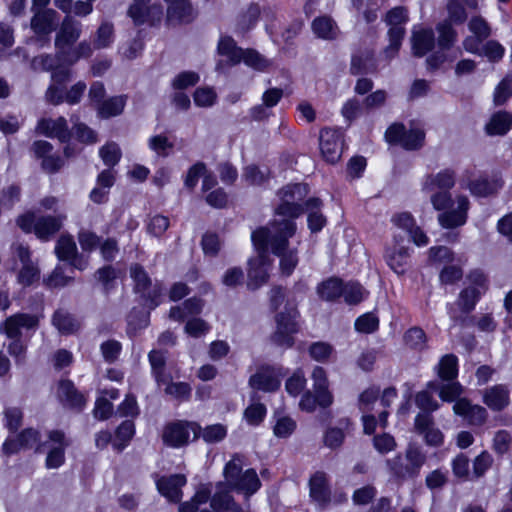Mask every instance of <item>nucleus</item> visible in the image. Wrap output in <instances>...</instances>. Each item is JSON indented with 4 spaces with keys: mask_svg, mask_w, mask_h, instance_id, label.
I'll list each match as a JSON object with an SVG mask.
<instances>
[{
    "mask_svg": "<svg viewBox=\"0 0 512 512\" xmlns=\"http://www.w3.org/2000/svg\"><path fill=\"white\" fill-rule=\"evenodd\" d=\"M148 358L157 384L160 386L161 382H167L170 379V375L165 373L166 357L164 353L152 350Z\"/></svg>",
    "mask_w": 512,
    "mask_h": 512,
    "instance_id": "nucleus-36",
    "label": "nucleus"
},
{
    "mask_svg": "<svg viewBox=\"0 0 512 512\" xmlns=\"http://www.w3.org/2000/svg\"><path fill=\"white\" fill-rule=\"evenodd\" d=\"M226 428L221 424H214L205 427L203 430L200 429L203 440L207 443H216L224 439L226 436Z\"/></svg>",
    "mask_w": 512,
    "mask_h": 512,
    "instance_id": "nucleus-59",
    "label": "nucleus"
},
{
    "mask_svg": "<svg viewBox=\"0 0 512 512\" xmlns=\"http://www.w3.org/2000/svg\"><path fill=\"white\" fill-rule=\"evenodd\" d=\"M471 279L475 286L467 287L461 291L457 302L464 313L474 309L477 300L486 289V279L482 274L474 273L471 275Z\"/></svg>",
    "mask_w": 512,
    "mask_h": 512,
    "instance_id": "nucleus-17",
    "label": "nucleus"
},
{
    "mask_svg": "<svg viewBox=\"0 0 512 512\" xmlns=\"http://www.w3.org/2000/svg\"><path fill=\"white\" fill-rule=\"evenodd\" d=\"M425 134L420 129H410L405 131L400 145L407 150H415L423 145Z\"/></svg>",
    "mask_w": 512,
    "mask_h": 512,
    "instance_id": "nucleus-54",
    "label": "nucleus"
},
{
    "mask_svg": "<svg viewBox=\"0 0 512 512\" xmlns=\"http://www.w3.org/2000/svg\"><path fill=\"white\" fill-rule=\"evenodd\" d=\"M296 428L295 421L288 417H279L274 425L273 432L276 437L286 438L290 436Z\"/></svg>",
    "mask_w": 512,
    "mask_h": 512,
    "instance_id": "nucleus-62",
    "label": "nucleus"
},
{
    "mask_svg": "<svg viewBox=\"0 0 512 512\" xmlns=\"http://www.w3.org/2000/svg\"><path fill=\"white\" fill-rule=\"evenodd\" d=\"M194 102L199 107H211L217 100V94L213 88L199 87L195 90Z\"/></svg>",
    "mask_w": 512,
    "mask_h": 512,
    "instance_id": "nucleus-52",
    "label": "nucleus"
},
{
    "mask_svg": "<svg viewBox=\"0 0 512 512\" xmlns=\"http://www.w3.org/2000/svg\"><path fill=\"white\" fill-rule=\"evenodd\" d=\"M319 146L323 158L328 163H336L343 152V133L338 129H322L319 135Z\"/></svg>",
    "mask_w": 512,
    "mask_h": 512,
    "instance_id": "nucleus-13",
    "label": "nucleus"
},
{
    "mask_svg": "<svg viewBox=\"0 0 512 512\" xmlns=\"http://www.w3.org/2000/svg\"><path fill=\"white\" fill-rule=\"evenodd\" d=\"M427 457L421 447L410 443L403 455L388 459L386 465L391 475L398 481L416 478L426 463Z\"/></svg>",
    "mask_w": 512,
    "mask_h": 512,
    "instance_id": "nucleus-5",
    "label": "nucleus"
},
{
    "mask_svg": "<svg viewBox=\"0 0 512 512\" xmlns=\"http://www.w3.org/2000/svg\"><path fill=\"white\" fill-rule=\"evenodd\" d=\"M161 385H165V394L178 401H184L190 397L191 387L185 382H172L170 378L167 382H161Z\"/></svg>",
    "mask_w": 512,
    "mask_h": 512,
    "instance_id": "nucleus-47",
    "label": "nucleus"
},
{
    "mask_svg": "<svg viewBox=\"0 0 512 512\" xmlns=\"http://www.w3.org/2000/svg\"><path fill=\"white\" fill-rule=\"evenodd\" d=\"M69 442L65 434L59 430H52L48 433V440L39 443L36 451L41 452L42 448H47L46 467L48 469L59 468L65 461V449Z\"/></svg>",
    "mask_w": 512,
    "mask_h": 512,
    "instance_id": "nucleus-9",
    "label": "nucleus"
},
{
    "mask_svg": "<svg viewBox=\"0 0 512 512\" xmlns=\"http://www.w3.org/2000/svg\"><path fill=\"white\" fill-rule=\"evenodd\" d=\"M267 230L270 233L268 237V248L270 247L275 255L281 257V271L286 275H290L298 263L296 250H287L288 239L292 237L296 231L295 223L284 219L271 224L270 228H267Z\"/></svg>",
    "mask_w": 512,
    "mask_h": 512,
    "instance_id": "nucleus-3",
    "label": "nucleus"
},
{
    "mask_svg": "<svg viewBox=\"0 0 512 512\" xmlns=\"http://www.w3.org/2000/svg\"><path fill=\"white\" fill-rule=\"evenodd\" d=\"M57 397L66 407L81 410L86 403V399L80 393L70 380H61L57 387Z\"/></svg>",
    "mask_w": 512,
    "mask_h": 512,
    "instance_id": "nucleus-22",
    "label": "nucleus"
},
{
    "mask_svg": "<svg viewBox=\"0 0 512 512\" xmlns=\"http://www.w3.org/2000/svg\"><path fill=\"white\" fill-rule=\"evenodd\" d=\"M437 374L442 381L455 380L458 374V360L453 354L443 356L437 366Z\"/></svg>",
    "mask_w": 512,
    "mask_h": 512,
    "instance_id": "nucleus-38",
    "label": "nucleus"
},
{
    "mask_svg": "<svg viewBox=\"0 0 512 512\" xmlns=\"http://www.w3.org/2000/svg\"><path fill=\"white\" fill-rule=\"evenodd\" d=\"M64 217L43 216L35 222V234L37 237L47 240L51 235L60 230Z\"/></svg>",
    "mask_w": 512,
    "mask_h": 512,
    "instance_id": "nucleus-34",
    "label": "nucleus"
},
{
    "mask_svg": "<svg viewBox=\"0 0 512 512\" xmlns=\"http://www.w3.org/2000/svg\"><path fill=\"white\" fill-rule=\"evenodd\" d=\"M135 432L134 423L130 420L124 421L116 431V440L113 446L118 451H121L127 443L131 440Z\"/></svg>",
    "mask_w": 512,
    "mask_h": 512,
    "instance_id": "nucleus-49",
    "label": "nucleus"
},
{
    "mask_svg": "<svg viewBox=\"0 0 512 512\" xmlns=\"http://www.w3.org/2000/svg\"><path fill=\"white\" fill-rule=\"evenodd\" d=\"M415 403L422 412L432 413L439 409V403L428 391H420L415 395Z\"/></svg>",
    "mask_w": 512,
    "mask_h": 512,
    "instance_id": "nucleus-61",
    "label": "nucleus"
},
{
    "mask_svg": "<svg viewBox=\"0 0 512 512\" xmlns=\"http://www.w3.org/2000/svg\"><path fill=\"white\" fill-rule=\"evenodd\" d=\"M114 39V29L113 25L104 22L100 25V27L97 29L94 42L92 44L93 51L95 49H104L111 45Z\"/></svg>",
    "mask_w": 512,
    "mask_h": 512,
    "instance_id": "nucleus-46",
    "label": "nucleus"
},
{
    "mask_svg": "<svg viewBox=\"0 0 512 512\" xmlns=\"http://www.w3.org/2000/svg\"><path fill=\"white\" fill-rule=\"evenodd\" d=\"M125 104V96H114L107 100H103L96 108L101 117L110 118L120 115L124 110Z\"/></svg>",
    "mask_w": 512,
    "mask_h": 512,
    "instance_id": "nucleus-35",
    "label": "nucleus"
},
{
    "mask_svg": "<svg viewBox=\"0 0 512 512\" xmlns=\"http://www.w3.org/2000/svg\"><path fill=\"white\" fill-rule=\"evenodd\" d=\"M218 51L221 55L228 58L230 65L240 63V56L242 49L236 46L235 41L231 37H222L218 44Z\"/></svg>",
    "mask_w": 512,
    "mask_h": 512,
    "instance_id": "nucleus-43",
    "label": "nucleus"
},
{
    "mask_svg": "<svg viewBox=\"0 0 512 512\" xmlns=\"http://www.w3.org/2000/svg\"><path fill=\"white\" fill-rule=\"evenodd\" d=\"M409 258V248L402 245L397 236H395L394 242L385 249L384 259L387 265L395 273L403 274L408 266Z\"/></svg>",
    "mask_w": 512,
    "mask_h": 512,
    "instance_id": "nucleus-16",
    "label": "nucleus"
},
{
    "mask_svg": "<svg viewBox=\"0 0 512 512\" xmlns=\"http://www.w3.org/2000/svg\"><path fill=\"white\" fill-rule=\"evenodd\" d=\"M62 63V59L58 56V52L55 54H40L32 58L30 66L35 71H53L59 63Z\"/></svg>",
    "mask_w": 512,
    "mask_h": 512,
    "instance_id": "nucleus-42",
    "label": "nucleus"
},
{
    "mask_svg": "<svg viewBox=\"0 0 512 512\" xmlns=\"http://www.w3.org/2000/svg\"><path fill=\"white\" fill-rule=\"evenodd\" d=\"M190 431L194 434V438H197L199 437L200 426L193 422H171L164 427L162 439L165 444L171 447H181L188 443Z\"/></svg>",
    "mask_w": 512,
    "mask_h": 512,
    "instance_id": "nucleus-11",
    "label": "nucleus"
},
{
    "mask_svg": "<svg viewBox=\"0 0 512 512\" xmlns=\"http://www.w3.org/2000/svg\"><path fill=\"white\" fill-rule=\"evenodd\" d=\"M243 467V458L236 454L226 463L223 476L230 490L243 493L246 498H249L260 489L261 481L254 469L244 470Z\"/></svg>",
    "mask_w": 512,
    "mask_h": 512,
    "instance_id": "nucleus-4",
    "label": "nucleus"
},
{
    "mask_svg": "<svg viewBox=\"0 0 512 512\" xmlns=\"http://www.w3.org/2000/svg\"><path fill=\"white\" fill-rule=\"evenodd\" d=\"M249 385L255 390L273 392L280 386V379L271 367H261L249 379Z\"/></svg>",
    "mask_w": 512,
    "mask_h": 512,
    "instance_id": "nucleus-23",
    "label": "nucleus"
},
{
    "mask_svg": "<svg viewBox=\"0 0 512 512\" xmlns=\"http://www.w3.org/2000/svg\"><path fill=\"white\" fill-rule=\"evenodd\" d=\"M343 284L338 278L331 277L317 287V293L322 300L333 301L342 295Z\"/></svg>",
    "mask_w": 512,
    "mask_h": 512,
    "instance_id": "nucleus-37",
    "label": "nucleus"
},
{
    "mask_svg": "<svg viewBox=\"0 0 512 512\" xmlns=\"http://www.w3.org/2000/svg\"><path fill=\"white\" fill-rule=\"evenodd\" d=\"M130 275L135 283V291L150 301L151 309L155 308L159 304L158 298L162 294L161 285L152 284L150 277L139 264H133L130 267Z\"/></svg>",
    "mask_w": 512,
    "mask_h": 512,
    "instance_id": "nucleus-10",
    "label": "nucleus"
},
{
    "mask_svg": "<svg viewBox=\"0 0 512 512\" xmlns=\"http://www.w3.org/2000/svg\"><path fill=\"white\" fill-rule=\"evenodd\" d=\"M39 442V432L28 428L23 430L16 439H7L2 449L5 454L10 455L16 453L21 448H32Z\"/></svg>",
    "mask_w": 512,
    "mask_h": 512,
    "instance_id": "nucleus-26",
    "label": "nucleus"
},
{
    "mask_svg": "<svg viewBox=\"0 0 512 512\" xmlns=\"http://www.w3.org/2000/svg\"><path fill=\"white\" fill-rule=\"evenodd\" d=\"M483 402L494 411H501L509 405V390L504 385H495L483 393Z\"/></svg>",
    "mask_w": 512,
    "mask_h": 512,
    "instance_id": "nucleus-29",
    "label": "nucleus"
},
{
    "mask_svg": "<svg viewBox=\"0 0 512 512\" xmlns=\"http://www.w3.org/2000/svg\"><path fill=\"white\" fill-rule=\"evenodd\" d=\"M501 187V183L497 180L489 181L487 177L481 176L468 185L470 192L476 196H488Z\"/></svg>",
    "mask_w": 512,
    "mask_h": 512,
    "instance_id": "nucleus-41",
    "label": "nucleus"
},
{
    "mask_svg": "<svg viewBox=\"0 0 512 512\" xmlns=\"http://www.w3.org/2000/svg\"><path fill=\"white\" fill-rule=\"evenodd\" d=\"M435 46L434 32L431 29H420L412 34V51L417 57H423Z\"/></svg>",
    "mask_w": 512,
    "mask_h": 512,
    "instance_id": "nucleus-32",
    "label": "nucleus"
},
{
    "mask_svg": "<svg viewBox=\"0 0 512 512\" xmlns=\"http://www.w3.org/2000/svg\"><path fill=\"white\" fill-rule=\"evenodd\" d=\"M310 497L319 505H325L330 501V490L327 485V477L322 472H316L309 481Z\"/></svg>",
    "mask_w": 512,
    "mask_h": 512,
    "instance_id": "nucleus-31",
    "label": "nucleus"
},
{
    "mask_svg": "<svg viewBox=\"0 0 512 512\" xmlns=\"http://www.w3.org/2000/svg\"><path fill=\"white\" fill-rule=\"evenodd\" d=\"M210 506L215 512H243L242 507L237 504L225 482L216 485V492L211 497Z\"/></svg>",
    "mask_w": 512,
    "mask_h": 512,
    "instance_id": "nucleus-21",
    "label": "nucleus"
},
{
    "mask_svg": "<svg viewBox=\"0 0 512 512\" xmlns=\"http://www.w3.org/2000/svg\"><path fill=\"white\" fill-rule=\"evenodd\" d=\"M512 125V116L507 112H498L486 125L487 133L490 135H503Z\"/></svg>",
    "mask_w": 512,
    "mask_h": 512,
    "instance_id": "nucleus-39",
    "label": "nucleus"
},
{
    "mask_svg": "<svg viewBox=\"0 0 512 512\" xmlns=\"http://www.w3.org/2000/svg\"><path fill=\"white\" fill-rule=\"evenodd\" d=\"M53 325L64 334H70L77 330L78 324L73 317L64 310H57L52 319Z\"/></svg>",
    "mask_w": 512,
    "mask_h": 512,
    "instance_id": "nucleus-45",
    "label": "nucleus"
},
{
    "mask_svg": "<svg viewBox=\"0 0 512 512\" xmlns=\"http://www.w3.org/2000/svg\"><path fill=\"white\" fill-rule=\"evenodd\" d=\"M149 2L150 0H134L130 6L128 14L136 25H141L145 22L154 24L160 21L163 14L161 5L154 4L148 6Z\"/></svg>",
    "mask_w": 512,
    "mask_h": 512,
    "instance_id": "nucleus-15",
    "label": "nucleus"
},
{
    "mask_svg": "<svg viewBox=\"0 0 512 512\" xmlns=\"http://www.w3.org/2000/svg\"><path fill=\"white\" fill-rule=\"evenodd\" d=\"M30 26L36 35H50L56 27L57 12L53 9L35 10Z\"/></svg>",
    "mask_w": 512,
    "mask_h": 512,
    "instance_id": "nucleus-24",
    "label": "nucleus"
},
{
    "mask_svg": "<svg viewBox=\"0 0 512 512\" xmlns=\"http://www.w3.org/2000/svg\"><path fill=\"white\" fill-rule=\"evenodd\" d=\"M149 148L161 157H166L173 148V143L164 135L152 136L148 141Z\"/></svg>",
    "mask_w": 512,
    "mask_h": 512,
    "instance_id": "nucleus-56",
    "label": "nucleus"
},
{
    "mask_svg": "<svg viewBox=\"0 0 512 512\" xmlns=\"http://www.w3.org/2000/svg\"><path fill=\"white\" fill-rule=\"evenodd\" d=\"M82 35V24L70 15L62 20L54 39L55 50L66 65H74L80 59L89 58L93 54L92 43L83 40L78 43Z\"/></svg>",
    "mask_w": 512,
    "mask_h": 512,
    "instance_id": "nucleus-2",
    "label": "nucleus"
},
{
    "mask_svg": "<svg viewBox=\"0 0 512 512\" xmlns=\"http://www.w3.org/2000/svg\"><path fill=\"white\" fill-rule=\"evenodd\" d=\"M266 415V408L261 403H255L248 406L244 411V418L250 425L260 424Z\"/></svg>",
    "mask_w": 512,
    "mask_h": 512,
    "instance_id": "nucleus-64",
    "label": "nucleus"
},
{
    "mask_svg": "<svg viewBox=\"0 0 512 512\" xmlns=\"http://www.w3.org/2000/svg\"><path fill=\"white\" fill-rule=\"evenodd\" d=\"M296 316L297 311L294 307L286 308V312H281L276 316V331L272 336L276 345L292 346V334L297 331Z\"/></svg>",
    "mask_w": 512,
    "mask_h": 512,
    "instance_id": "nucleus-12",
    "label": "nucleus"
},
{
    "mask_svg": "<svg viewBox=\"0 0 512 512\" xmlns=\"http://www.w3.org/2000/svg\"><path fill=\"white\" fill-rule=\"evenodd\" d=\"M269 231L266 227H261L255 230L251 239L255 249L258 251V258L249 262L250 268L248 270V287L250 289H257L268 280V263L266 253L268 251V237Z\"/></svg>",
    "mask_w": 512,
    "mask_h": 512,
    "instance_id": "nucleus-6",
    "label": "nucleus"
},
{
    "mask_svg": "<svg viewBox=\"0 0 512 512\" xmlns=\"http://www.w3.org/2000/svg\"><path fill=\"white\" fill-rule=\"evenodd\" d=\"M72 281L73 277L65 275L61 266L55 267L52 273L44 280L46 286L49 288L64 287Z\"/></svg>",
    "mask_w": 512,
    "mask_h": 512,
    "instance_id": "nucleus-58",
    "label": "nucleus"
},
{
    "mask_svg": "<svg viewBox=\"0 0 512 512\" xmlns=\"http://www.w3.org/2000/svg\"><path fill=\"white\" fill-rule=\"evenodd\" d=\"M438 32V46L442 50L450 49L457 40V32L448 20L440 22L436 26Z\"/></svg>",
    "mask_w": 512,
    "mask_h": 512,
    "instance_id": "nucleus-40",
    "label": "nucleus"
},
{
    "mask_svg": "<svg viewBox=\"0 0 512 512\" xmlns=\"http://www.w3.org/2000/svg\"><path fill=\"white\" fill-rule=\"evenodd\" d=\"M200 77L196 72L184 71L179 73L172 81L174 89L182 90L194 86L198 83Z\"/></svg>",
    "mask_w": 512,
    "mask_h": 512,
    "instance_id": "nucleus-63",
    "label": "nucleus"
},
{
    "mask_svg": "<svg viewBox=\"0 0 512 512\" xmlns=\"http://www.w3.org/2000/svg\"><path fill=\"white\" fill-rule=\"evenodd\" d=\"M210 330L209 324L201 318L189 319L184 327L185 333L194 338L206 335Z\"/></svg>",
    "mask_w": 512,
    "mask_h": 512,
    "instance_id": "nucleus-55",
    "label": "nucleus"
},
{
    "mask_svg": "<svg viewBox=\"0 0 512 512\" xmlns=\"http://www.w3.org/2000/svg\"><path fill=\"white\" fill-rule=\"evenodd\" d=\"M512 96V76H506L496 87L494 92V103L504 104Z\"/></svg>",
    "mask_w": 512,
    "mask_h": 512,
    "instance_id": "nucleus-60",
    "label": "nucleus"
},
{
    "mask_svg": "<svg viewBox=\"0 0 512 512\" xmlns=\"http://www.w3.org/2000/svg\"><path fill=\"white\" fill-rule=\"evenodd\" d=\"M77 252V245L71 236H61L57 241L55 253L59 260L68 262Z\"/></svg>",
    "mask_w": 512,
    "mask_h": 512,
    "instance_id": "nucleus-44",
    "label": "nucleus"
},
{
    "mask_svg": "<svg viewBox=\"0 0 512 512\" xmlns=\"http://www.w3.org/2000/svg\"><path fill=\"white\" fill-rule=\"evenodd\" d=\"M311 29L316 37L326 41L336 40L340 35L338 24L329 15L316 17L311 23Z\"/></svg>",
    "mask_w": 512,
    "mask_h": 512,
    "instance_id": "nucleus-25",
    "label": "nucleus"
},
{
    "mask_svg": "<svg viewBox=\"0 0 512 512\" xmlns=\"http://www.w3.org/2000/svg\"><path fill=\"white\" fill-rule=\"evenodd\" d=\"M407 20V11L403 7H395L387 13L385 21L390 26L388 31L389 45L385 49L387 57L392 58L397 54L405 35L403 25Z\"/></svg>",
    "mask_w": 512,
    "mask_h": 512,
    "instance_id": "nucleus-8",
    "label": "nucleus"
},
{
    "mask_svg": "<svg viewBox=\"0 0 512 512\" xmlns=\"http://www.w3.org/2000/svg\"><path fill=\"white\" fill-rule=\"evenodd\" d=\"M186 484L183 474L163 476L156 481L159 493L170 502H179L182 498V487Z\"/></svg>",
    "mask_w": 512,
    "mask_h": 512,
    "instance_id": "nucleus-18",
    "label": "nucleus"
},
{
    "mask_svg": "<svg viewBox=\"0 0 512 512\" xmlns=\"http://www.w3.org/2000/svg\"><path fill=\"white\" fill-rule=\"evenodd\" d=\"M428 388L434 390L438 393L440 399L444 402H454L455 403L461 399L464 388L463 386L454 380L444 381L443 383L438 382H429Z\"/></svg>",
    "mask_w": 512,
    "mask_h": 512,
    "instance_id": "nucleus-30",
    "label": "nucleus"
},
{
    "mask_svg": "<svg viewBox=\"0 0 512 512\" xmlns=\"http://www.w3.org/2000/svg\"><path fill=\"white\" fill-rule=\"evenodd\" d=\"M313 389L317 394L319 406L328 407L333 402V396L328 390V379L326 371L322 367H315L312 372Z\"/></svg>",
    "mask_w": 512,
    "mask_h": 512,
    "instance_id": "nucleus-28",
    "label": "nucleus"
},
{
    "mask_svg": "<svg viewBox=\"0 0 512 512\" xmlns=\"http://www.w3.org/2000/svg\"><path fill=\"white\" fill-rule=\"evenodd\" d=\"M455 185V173L452 170H443L435 175H428L422 189L432 193L430 202L433 208L441 211L437 220L442 228L454 229L467 222L469 199L465 195H457L455 200L449 190Z\"/></svg>",
    "mask_w": 512,
    "mask_h": 512,
    "instance_id": "nucleus-1",
    "label": "nucleus"
},
{
    "mask_svg": "<svg viewBox=\"0 0 512 512\" xmlns=\"http://www.w3.org/2000/svg\"><path fill=\"white\" fill-rule=\"evenodd\" d=\"M307 194L308 186L302 183L289 184L280 189L278 192L280 204L275 210L277 218L271 224L284 219L294 222L293 219L299 217L304 212V207L300 202Z\"/></svg>",
    "mask_w": 512,
    "mask_h": 512,
    "instance_id": "nucleus-7",
    "label": "nucleus"
},
{
    "mask_svg": "<svg viewBox=\"0 0 512 512\" xmlns=\"http://www.w3.org/2000/svg\"><path fill=\"white\" fill-rule=\"evenodd\" d=\"M40 322V316L30 313H16L7 317L0 324V333L8 338H20L21 330L35 331Z\"/></svg>",
    "mask_w": 512,
    "mask_h": 512,
    "instance_id": "nucleus-14",
    "label": "nucleus"
},
{
    "mask_svg": "<svg viewBox=\"0 0 512 512\" xmlns=\"http://www.w3.org/2000/svg\"><path fill=\"white\" fill-rule=\"evenodd\" d=\"M456 415L464 417V419L473 426H481L487 419V411L480 405H473L468 399H459L453 406Z\"/></svg>",
    "mask_w": 512,
    "mask_h": 512,
    "instance_id": "nucleus-19",
    "label": "nucleus"
},
{
    "mask_svg": "<svg viewBox=\"0 0 512 512\" xmlns=\"http://www.w3.org/2000/svg\"><path fill=\"white\" fill-rule=\"evenodd\" d=\"M405 344L414 350H423L426 347L427 337L423 329L412 327L404 334Z\"/></svg>",
    "mask_w": 512,
    "mask_h": 512,
    "instance_id": "nucleus-48",
    "label": "nucleus"
},
{
    "mask_svg": "<svg viewBox=\"0 0 512 512\" xmlns=\"http://www.w3.org/2000/svg\"><path fill=\"white\" fill-rule=\"evenodd\" d=\"M14 44V29L11 25L0 22V59L7 56L6 51Z\"/></svg>",
    "mask_w": 512,
    "mask_h": 512,
    "instance_id": "nucleus-53",
    "label": "nucleus"
},
{
    "mask_svg": "<svg viewBox=\"0 0 512 512\" xmlns=\"http://www.w3.org/2000/svg\"><path fill=\"white\" fill-rule=\"evenodd\" d=\"M239 56L240 62L243 61L247 66L256 70H264L269 65V62L262 55L252 49H242V54Z\"/></svg>",
    "mask_w": 512,
    "mask_h": 512,
    "instance_id": "nucleus-51",
    "label": "nucleus"
},
{
    "mask_svg": "<svg viewBox=\"0 0 512 512\" xmlns=\"http://www.w3.org/2000/svg\"><path fill=\"white\" fill-rule=\"evenodd\" d=\"M322 201L319 198H310L305 203L308 212V227L312 232L320 231L326 224V218L320 213Z\"/></svg>",
    "mask_w": 512,
    "mask_h": 512,
    "instance_id": "nucleus-33",
    "label": "nucleus"
},
{
    "mask_svg": "<svg viewBox=\"0 0 512 512\" xmlns=\"http://www.w3.org/2000/svg\"><path fill=\"white\" fill-rule=\"evenodd\" d=\"M342 295L348 304H358L367 295V291L356 282H349L343 286Z\"/></svg>",
    "mask_w": 512,
    "mask_h": 512,
    "instance_id": "nucleus-50",
    "label": "nucleus"
},
{
    "mask_svg": "<svg viewBox=\"0 0 512 512\" xmlns=\"http://www.w3.org/2000/svg\"><path fill=\"white\" fill-rule=\"evenodd\" d=\"M36 131L46 137L57 138L61 142H66L70 138V131L64 117H58L57 119L43 118L39 120Z\"/></svg>",
    "mask_w": 512,
    "mask_h": 512,
    "instance_id": "nucleus-20",
    "label": "nucleus"
},
{
    "mask_svg": "<svg viewBox=\"0 0 512 512\" xmlns=\"http://www.w3.org/2000/svg\"><path fill=\"white\" fill-rule=\"evenodd\" d=\"M100 157L107 166L116 165L121 158V150L116 143H108L99 151Z\"/></svg>",
    "mask_w": 512,
    "mask_h": 512,
    "instance_id": "nucleus-57",
    "label": "nucleus"
},
{
    "mask_svg": "<svg viewBox=\"0 0 512 512\" xmlns=\"http://www.w3.org/2000/svg\"><path fill=\"white\" fill-rule=\"evenodd\" d=\"M167 4V18L170 21L190 22L195 17L191 0H164Z\"/></svg>",
    "mask_w": 512,
    "mask_h": 512,
    "instance_id": "nucleus-27",
    "label": "nucleus"
}]
</instances>
